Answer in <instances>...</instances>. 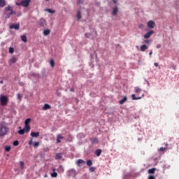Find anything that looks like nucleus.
<instances>
[{"mask_svg":"<svg viewBox=\"0 0 179 179\" xmlns=\"http://www.w3.org/2000/svg\"><path fill=\"white\" fill-rule=\"evenodd\" d=\"M5 12H9L10 13L8 14H7L6 15V19H9V17H10V16H12V15H16V11H13V8H12V6H8L7 7H6L4 8Z\"/></svg>","mask_w":179,"mask_h":179,"instance_id":"f257e3e1","label":"nucleus"},{"mask_svg":"<svg viewBox=\"0 0 179 179\" xmlns=\"http://www.w3.org/2000/svg\"><path fill=\"white\" fill-rule=\"evenodd\" d=\"M69 177H73V178H75L76 176H78V172H76V170L71 169L69 171H67Z\"/></svg>","mask_w":179,"mask_h":179,"instance_id":"f03ea898","label":"nucleus"},{"mask_svg":"<svg viewBox=\"0 0 179 179\" xmlns=\"http://www.w3.org/2000/svg\"><path fill=\"white\" fill-rule=\"evenodd\" d=\"M0 101L1 106H6L8 104V98L6 96H1L0 97Z\"/></svg>","mask_w":179,"mask_h":179,"instance_id":"7ed1b4c3","label":"nucleus"},{"mask_svg":"<svg viewBox=\"0 0 179 179\" xmlns=\"http://www.w3.org/2000/svg\"><path fill=\"white\" fill-rule=\"evenodd\" d=\"M8 134V128L2 126L0 127V136H3L4 135H6Z\"/></svg>","mask_w":179,"mask_h":179,"instance_id":"20e7f679","label":"nucleus"},{"mask_svg":"<svg viewBox=\"0 0 179 179\" xmlns=\"http://www.w3.org/2000/svg\"><path fill=\"white\" fill-rule=\"evenodd\" d=\"M30 2H31V0H22L21 1L22 6H24V8H27V6L30 5Z\"/></svg>","mask_w":179,"mask_h":179,"instance_id":"39448f33","label":"nucleus"},{"mask_svg":"<svg viewBox=\"0 0 179 179\" xmlns=\"http://www.w3.org/2000/svg\"><path fill=\"white\" fill-rule=\"evenodd\" d=\"M38 24L41 26V27H45V20L43 18L40 19L38 21Z\"/></svg>","mask_w":179,"mask_h":179,"instance_id":"423d86ee","label":"nucleus"},{"mask_svg":"<svg viewBox=\"0 0 179 179\" xmlns=\"http://www.w3.org/2000/svg\"><path fill=\"white\" fill-rule=\"evenodd\" d=\"M152 34H155V31L150 30L144 35V38H150Z\"/></svg>","mask_w":179,"mask_h":179,"instance_id":"0eeeda50","label":"nucleus"},{"mask_svg":"<svg viewBox=\"0 0 179 179\" xmlns=\"http://www.w3.org/2000/svg\"><path fill=\"white\" fill-rule=\"evenodd\" d=\"M155 22L154 21H148L147 23V26L148 27H149V29H155Z\"/></svg>","mask_w":179,"mask_h":179,"instance_id":"6e6552de","label":"nucleus"},{"mask_svg":"<svg viewBox=\"0 0 179 179\" xmlns=\"http://www.w3.org/2000/svg\"><path fill=\"white\" fill-rule=\"evenodd\" d=\"M10 29H14L15 30H19L20 29V24H13L10 26Z\"/></svg>","mask_w":179,"mask_h":179,"instance_id":"1a4fd4ad","label":"nucleus"},{"mask_svg":"<svg viewBox=\"0 0 179 179\" xmlns=\"http://www.w3.org/2000/svg\"><path fill=\"white\" fill-rule=\"evenodd\" d=\"M31 136L32 138H38L40 136V132H31Z\"/></svg>","mask_w":179,"mask_h":179,"instance_id":"9d476101","label":"nucleus"},{"mask_svg":"<svg viewBox=\"0 0 179 179\" xmlns=\"http://www.w3.org/2000/svg\"><path fill=\"white\" fill-rule=\"evenodd\" d=\"M143 97V94L141 96H138L136 97L135 94H131V99L132 100H141Z\"/></svg>","mask_w":179,"mask_h":179,"instance_id":"9b49d317","label":"nucleus"},{"mask_svg":"<svg viewBox=\"0 0 179 179\" xmlns=\"http://www.w3.org/2000/svg\"><path fill=\"white\" fill-rule=\"evenodd\" d=\"M53 173H51V177H53L54 178H57V177H58V173H57V169H52Z\"/></svg>","mask_w":179,"mask_h":179,"instance_id":"f8f14e48","label":"nucleus"},{"mask_svg":"<svg viewBox=\"0 0 179 179\" xmlns=\"http://www.w3.org/2000/svg\"><path fill=\"white\" fill-rule=\"evenodd\" d=\"M148 47L145 44L141 46L140 50L142 51V52H144V51H146L148 50Z\"/></svg>","mask_w":179,"mask_h":179,"instance_id":"ddd939ff","label":"nucleus"},{"mask_svg":"<svg viewBox=\"0 0 179 179\" xmlns=\"http://www.w3.org/2000/svg\"><path fill=\"white\" fill-rule=\"evenodd\" d=\"M113 15L116 16L117 13H118V7L115 6L113 10Z\"/></svg>","mask_w":179,"mask_h":179,"instance_id":"4468645a","label":"nucleus"},{"mask_svg":"<svg viewBox=\"0 0 179 179\" xmlns=\"http://www.w3.org/2000/svg\"><path fill=\"white\" fill-rule=\"evenodd\" d=\"M134 92L137 94H139V93H141V92H142V89L141 87H134Z\"/></svg>","mask_w":179,"mask_h":179,"instance_id":"2eb2a0df","label":"nucleus"},{"mask_svg":"<svg viewBox=\"0 0 179 179\" xmlns=\"http://www.w3.org/2000/svg\"><path fill=\"white\" fill-rule=\"evenodd\" d=\"M85 163V160L83 159H78L76 162L77 165L78 166V167H80V164H84Z\"/></svg>","mask_w":179,"mask_h":179,"instance_id":"dca6fc26","label":"nucleus"},{"mask_svg":"<svg viewBox=\"0 0 179 179\" xmlns=\"http://www.w3.org/2000/svg\"><path fill=\"white\" fill-rule=\"evenodd\" d=\"M50 108H51V106H50L48 103H45L43 107V110H50Z\"/></svg>","mask_w":179,"mask_h":179,"instance_id":"f3484780","label":"nucleus"},{"mask_svg":"<svg viewBox=\"0 0 179 179\" xmlns=\"http://www.w3.org/2000/svg\"><path fill=\"white\" fill-rule=\"evenodd\" d=\"M56 160H59L62 159V155L61 153H57L55 156Z\"/></svg>","mask_w":179,"mask_h":179,"instance_id":"a211bd4d","label":"nucleus"},{"mask_svg":"<svg viewBox=\"0 0 179 179\" xmlns=\"http://www.w3.org/2000/svg\"><path fill=\"white\" fill-rule=\"evenodd\" d=\"M21 40L22 41H23L24 43H27V36H26V35H22L21 36Z\"/></svg>","mask_w":179,"mask_h":179,"instance_id":"6ab92c4d","label":"nucleus"},{"mask_svg":"<svg viewBox=\"0 0 179 179\" xmlns=\"http://www.w3.org/2000/svg\"><path fill=\"white\" fill-rule=\"evenodd\" d=\"M127 100H128V98L127 96H124L123 99L119 101V103L120 104H124V103L127 101Z\"/></svg>","mask_w":179,"mask_h":179,"instance_id":"aec40b11","label":"nucleus"},{"mask_svg":"<svg viewBox=\"0 0 179 179\" xmlns=\"http://www.w3.org/2000/svg\"><path fill=\"white\" fill-rule=\"evenodd\" d=\"M6 5V1L5 0H0V6L1 8H3Z\"/></svg>","mask_w":179,"mask_h":179,"instance_id":"412c9836","label":"nucleus"},{"mask_svg":"<svg viewBox=\"0 0 179 179\" xmlns=\"http://www.w3.org/2000/svg\"><path fill=\"white\" fill-rule=\"evenodd\" d=\"M50 33H51V30H50V29H45L43 31V34L45 36H49Z\"/></svg>","mask_w":179,"mask_h":179,"instance_id":"4be33fe9","label":"nucleus"},{"mask_svg":"<svg viewBox=\"0 0 179 179\" xmlns=\"http://www.w3.org/2000/svg\"><path fill=\"white\" fill-rule=\"evenodd\" d=\"M155 171H156V168H152L148 170V174H155Z\"/></svg>","mask_w":179,"mask_h":179,"instance_id":"5701e85b","label":"nucleus"},{"mask_svg":"<svg viewBox=\"0 0 179 179\" xmlns=\"http://www.w3.org/2000/svg\"><path fill=\"white\" fill-rule=\"evenodd\" d=\"M24 129L25 132H29L30 131V125L25 124Z\"/></svg>","mask_w":179,"mask_h":179,"instance_id":"b1692460","label":"nucleus"},{"mask_svg":"<svg viewBox=\"0 0 179 179\" xmlns=\"http://www.w3.org/2000/svg\"><path fill=\"white\" fill-rule=\"evenodd\" d=\"M76 16H77L78 20H80V19H82V14H81L80 11H78Z\"/></svg>","mask_w":179,"mask_h":179,"instance_id":"393cba45","label":"nucleus"},{"mask_svg":"<svg viewBox=\"0 0 179 179\" xmlns=\"http://www.w3.org/2000/svg\"><path fill=\"white\" fill-rule=\"evenodd\" d=\"M95 154L96 155V156L99 157V156H100V155H101V149H98L95 151Z\"/></svg>","mask_w":179,"mask_h":179,"instance_id":"a878e982","label":"nucleus"},{"mask_svg":"<svg viewBox=\"0 0 179 179\" xmlns=\"http://www.w3.org/2000/svg\"><path fill=\"white\" fill-rule=\"evenodd\" d=\"M17 61V58H16L15 57H13L10 59V62H12V64H15Z\"/></svg>","mask_w":179,"mask_h":179,"instance_id":"bb28decb","label":"nucleus"},{"mask_svg":"<svg viewBox=\"0 0 179 179\" xmlns=\"http://www.w3.org/2000/svg\"><path fill=\"white\" fill-rule=\"evenodd\" d=\"M19 135H24L25 130L24 129L19 130L18 131Z\"/></svg>","mask_w":179,"mask_h":179,"instance_id":"cd10ccee","label":"nucleus"},{"mask_svg":"<svg viewBox=\"0 0 179 179\" xmlns=\"http://www.w3.org/2000/svg\"><path fill=\"white\" fill-rule=\"evenodd\" d=\"M92 165H93V162L92 161V159L87 161V166H89L90 167V166H92Z\"/></svg>","mask_w":179,"mask_h":179,"instance_id":"c85d7f7f","label":"nucleus"},{"mask_svg":"<svg viewBox=\"0 0 179 179\" xmlns=\"http://www.w3.org/2000/svg\"><path fill=\"white\" fill-rule=\"evenodd\" d=\"M54 65H55V62L54 61V59H51L50 60V66L52 68H54Z\"/></svg>","mask_w":179,"mask_h":179,"instance_id":"c756f323","label":"nucleus"},{"mask_svg":"<svg viewBox=\"0 0 179 179\" xmlns=\"http://www.w3.org/2000/svg\"><path fill=\"white\" fill-rule=\"evenodd\" d=\"M30 121H31L30 118L27 119L24 122L25 125H29V124H30Z\"/></svg>","mask_w":179,"mask_h":179,"instance_id":"7c9ffc66","label":"nucleus"},{"mask_svg":"<svg viewBox=\"0 0 179 179\" xmlns=\"http://www.w3.org/2000/svg\"><path fill=\"white\" fill-rule=\"evenodd\" d=\"M40 145V142H35L33 143L34 148H37Z\"/></svg>","mask_w":179,"mask_h":179,"instance_id":"2f4dec72","label":"nucleus"},{"mask_svg":"<svg viewBox=\"0 0 179 179\" xmlns=\"http://www.w3.org/2000/svg\"><path fill=\"white\" fill-rule=\"evenodd\" d=\"M20 167L22 169H24V162H20Z\"/></svg>","mask_w":179,"mask_h":179,"instance_id":"473e14b6","label":"nucleus"},{"mask_svg":"<svg viewBox=\"0 0 179 179\" xmlns=\"http://www.w3.org/2000/svg\"><path fill=\"white\" fill-rule=\"evenodd\" d=\"M46 10L48 12V13H54L55 12V10H51V8H48Z\"/></svg>","mask_w":179,"mask_h":179,"instance_id":"72a5a7b5","label":"nucleus"},{"mask_svg":"<svg viewBox=\"0 0 179 179\" xmlns=\"http://www.w3.org/2000/svg\"><path fill=\"white\" fill-rule=\"evenodd\" d=\"M9 52L10 54H13V52H15V49L13 48H10Z\"/></svg>","mask_w":179,"mask_h":179,"instance_id":"f704fd0d","label":"nucleus"},{"mask_svg":"<svg viewBox=\"0 0 179 179\" xmlns=\"http://www.w3.org/2000/svg\"><path fill=\"white\" fill-rule=\"evenodd\" d=\"M95 170L96 168H94V166L90 167V171H91V173H93V171H94Z\"/></svg>","mask_w":179,"mask_h":179,"instance_id":"c9c22d12","label":"nucleus"},{"mask_svg":"<svg viewBox=\"0 0 179 179\" xmlns=\"http://www.w3.org/2000/svg\"><path fill=\"white\" fill-rule=\"evenodd\" d=\"M17 97L18 100L20 101L23 98V96L20 95V94H17Z\"/></svg>","mask_w":179,"mask_h":179,"instance_id":"e433bc0d","label":"nucleus"},{"mask_svg":"<svg viewBox=\"0 0 179 179\" xmlns=\"http://www.w3.org/2000/svg\"><path fill=\"white\" fill-rule=\"evenodd\" d=\"M5 150L6 152H10V146H6Z\"/></svg>","mask_w":179,"mask_h":179,"instance_id":"4c0bfd02","label":"nucleus"},{"mask_svg":"<svg viewBox=\"0 0 179 179\" xmlns=\"http://www.w3.org/2000/svg\"><path fill=\"white\" fill-rule=\"evenodd\" d=\"M13 145L14 146H18L19 145V141H15L13 142Z\"/></svg>","mask_w":179,"mask_h":179,"instance_id":"58836bf2","label":"nucleus"},{"mask_svg":"<svg viewBox=\"0 0 179 179\" xmlns=\"http://www.w3.org/2000/svg\"><path fill=\"white\" fill-rule=\"evenodd\" d=\"M57 138H58V139H64V136H62V134L57 135Z\"/></svg>","mask_w":179,"mask_h":179,"instance_id":"ea45409f","label":"nucleus"},{"mask_svg":"<svg viewBox=\"0 0 179 179\" xmlns=\"http://www.w3.org/2000/svg\"><path fill=\"white\" fill-rule=\"evenodd\" d=\"M159 150H161V152H164V150H167V148H166L161 147V148H159Z\"/></svg>","mask_w":179,"mask_h":179,"instance_id":"a19ab883","label":"nucleus"},{"mask_svg":"<svg viewBox=\"0 0 179 179\" xmlns=\"http://www.w3.org/2000/svg\"><path fill=\"white\" fill-rule=\"evenodd\" d=\"M143 43H145V44H150V40H144Z\"/></svg>","mask_w":179,"mask_h":179,"instance_id":"79ce46f5","label":"nucleus"},{"mask_svg":"<svg viewBox=\"0 0 179 179\" xmlns=\"http://www.w3.org/2000/svg\"><path fill=\"white\" fill-rule=\"evenodd\" d=\"M148 179H156V178L153 176H148Z\"/></svg>","mask_w":179,"mask_h":179,"instance_id":"37998d69","label":"nucleus"},{"mask_svg":"<svg viewBox=\"0 0 179 179\" xmlns=\"http://www.w3.org/2000/svg\"><path fill=\"white\" fill-rule=\"evenodd\" d=\"M28 143L29 145H33V138H31Z\"/></svg>","mask_w":179,"mask_h":179,"instance_id":"c03bdc74","label":"nucleus"},{"mask_svg":"<svg viewBox=\"0 0 179 179\" xmlns=\"http://www.w3.org/2000/svg\"><path fill=\"white\" fill-rule=\"evenodd\" d=\"M78 5H80V3H83V0H78Z\"/></svg>","mask_w":179,"mask_h":179,"instance_id":"a18cd8bd","label":"nucleus"},{"mask_svg":"<svg viewBox=\"0 0 179 179\" xmlns=\"http://www.w3.org/2000/svg\"><path fill=\"white\" fill-rule=\"evenodd\" d=\"M57 143H61V139L57 137Z\"/></svg>","mask_w":179,"mask_h":179,"instance_id":"49530a36","label":"nucleus"},{"mask_svg":"<svg viewBox=\"0 0 179 179\" xmlns=\"http://www.w3.org/2000/svg\"><path fill=\"white\" fill-rule=\"evenodd\" d=\"M85 37H86V38H90L89 34L86 33Z\"/></svg>","mask_w":179,"mask_h":179,"instance_id":"de8ad7c7","label":"nucleus"},{"mask_svg":"<svg viewBox=\"0 0 179 179\" xmlns=\"http://www.w3.org/2000/svg\"><path fill=\"white\" fill-rule=\"evenodd\" d=\"M162 48V45L161 44H157V48Z\"/></svg>","mask_w":179,"mask_h":179,"instance_id":"09e8293b","label":"nucleus"},{"mask_svg":"<svg viewBox=\"0 0 179 179\" xmlns=\"http://www.w3.org/2000/svg\"><path fill=\"white\" fill-rule=\"evenodd\" d=\"M15 5H17V6H20V5H22V2L16 3Z\"/></svg>","mask_w":179,"mask_h":179,"instance_id":"8fccbe9b","label":"nucleus"},{"mask_svg":"<svg viewBox=\"0 0 179 179\" xmlns=\"http://www.w3.org/2000/svg\"><path fill=\"white\" fill-rule=\"evenodd\" d=\"M70 92H75V89L74 88H71Z\"/></svg>","mask_w":179,"mask_h":179,"instance_id":"3c124183","label":"nucleus"},{"mask_svg":"<svg viewBox=\"0 0 179 179\" xmlns=\"http://www.w3.org/2000/svg\"><path fill=\"white\" fill-rule=\"evenodd\" d=\"M99 142V141L97 140V139H95V140H94V143H97Z\"/></svg>","mask_w":179,"mask_h":179,"instance_id":"603ef678","label":"nucleus"},{"mask_svg":"<svg viewBox=\"0 0 179 179\" xmlns=\"http://www.w3.org/2000/svg\"><path fill=\"white\" fill-rule=\"evenodd\" d=\"M154 65H155V66H159V64H157V63H155Z\"/></svg>","mask_w":179,"mask_h":179,"instance_id":"864d4df0","label":"nucleus"},{"mask_svg":"<svg viewBox=\"0 0 179 179\" xmlns=\"http://www.w3.org/2000/svg\"><path fill=\"white\" fill-rule=\"evenodd\" d=\"M152 54H153V51L151 50L149 53V55H152Z\"/></svg>","mask_w":179,"mask_h":179,"instance_id":"5fc2aeb1","label":"nucleus"},{"mask_svg":"<svg viewBox=\"0 0 179 179\" xmlns=\"http://www.w3.org/2000/svg\"><path fill=\"white\" fill-rule=\"evenodd\" d=\"M113 2L114 3H117V0H113Z\"/></svg>","mask_w":179,"mask_h":179,"instance_id":"6e6d98bb","label":"nucleus"},{"mask_svg":"<svg viewBox=\"0 0 179 179\" xmlns=\"http://www.w3.org/2000/svg\"><path fill=\"white\" fill-rule=\"evenodd\" d=\"M1 85H3V80L0 81Z\"/></svg>","mask_w":179,"mask_h":179,"instance_id":"4d7b16f0","label":"nucleus"},{"mask_svg":"<svg viewBox=\"0 0 179 179\" xmlns=\"http://www.w3.org/2000/svg\"><path fill=\"white\" fill-rule=\"evenodd\" d=\"M22 15L20 14V13H18L17 14V16L19 17V16H21Z\"/></svg>","mask_w":179,"mask_h":179,"instance_id":"13d9d810","label":"nucleus"},{"mask_svg":"<svg viewBox=\"0 0 179 179\" xmlns=\"http://www.w3.org/2000/svg\"><path fill=\"white\" fill-rule=\"evenodd\" d=\"M46 1H50V0H46Z\"/></svg>","mask_w":179,"mask_h":179,"instance_id":"bf43d9fd","label":"nucleus"}]
</instances>
